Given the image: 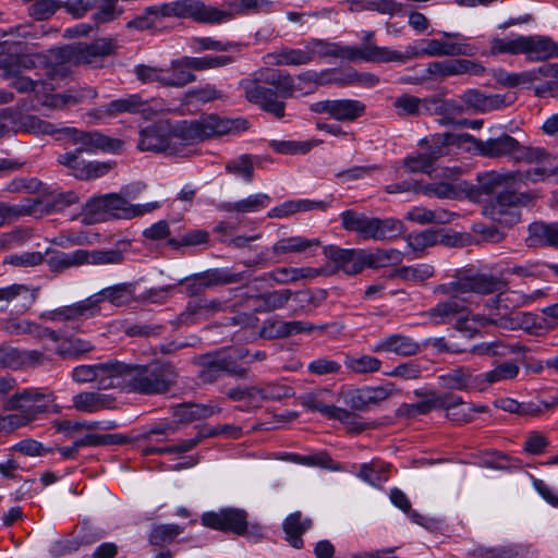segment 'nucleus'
Wrapping results in <instances>:
<instances>
[{
    "label": "nucleus",
    "instance_id": "1",
    "mask_svg": "<svg viewBox=\"0 0 558 558\" xmlns=\"http://www.w3.org/2000/svg\"><path fill=\"white\" fill-rule=\"evenodd\" d=\"M247 129V121L244 119H223L216 114L202 116L192 121L179 122L172 131V142L177 144H195L214 136H221L233 132H241Z\"/></svg>",
    "mask_w": 558,
    "mask_h": 558
},
{
    "label": "nucleus",
    "instance_id": "2",
    "mask_svg": "<svg viewBox=\"0 0 558 558\" xmlns=\"http://www.w3.org/2000/svg\"><path fill=\"white\" fill-rule=\"evenodd\" d=\"M526 306L525 293L519 290H500L498 294L489 299L485 307L489 312V322L492 325L517 330L529 327L532 320V314L525 312H514L517 308Z\"/></svg>",
    "mask_w": 558,
    "mask_h": 558
},
{
    "label": "nucleus",
    "instance_id": "3",
    "mask_svg": "<svg viewBox=\"0 0 558 558\" xmlns=\"http://www.w3.org/2000/svg\"><path fill=\"white\" fill-rule=\"evenodd\" d=\"M475 149L487 158H510L517 162H545L554 157L543 147L521 145L509 134L492 137L486 141L475 140Z\"/></svg>",
    "mask_w": 558,
    "mask_h": 558
},
{
    "label": "nucleus",
    "instance_id": "4",
    "mask_svg": "<svg viewBox=\"0 0 558 558\" xmlns=\"http://www.w3.org/2000/svg\"><path fill=\"white\" fill-rule=\"evenodd\" d=\"M341 226L345 231L355 232L362 240L383 241L397 238L403 232V222L396 218L380 219L351 209L340 214Z\"/></svg>",
    "mask_w": 558,
    "mask_h": 558
},
{
    "label": "nucleus",
    "instance_id": "5",
    "mask_svg": "<svg viewBox=\"0 0 558 558\" xmlns=\"http://www.w3.org/2000/svg\"><path fill=\"white\" fill-rule=\"evenodd\" d=\"M148 14L163 17L192 19L202 24H220L231 20V14L201 0H178L146 9Z\"/></svg>",
    "mask_w": 558,
    "mask_h": 558
},
{
    "label": "nucleus",
    "instance_id": "6",
    "mask_svg": "<svg viewBox=\"0 0 558 558\" xmlns=\"http://www.w3.org/2000/svg\"><path fill=\"white\" fill-rule=\"evenodd\" d=\"M175 378L177 373L169 364L130 365L128 383L136 392L158 395L167 392Z\"/></svg>",
    "mask_w": 558,
    "mask_h": 558
},
{
    "label": "nucleus",
    "instance_id": "7",
    "mask_svg": "<svg viewBox=\"0 0 558 558\" xmlns=\"http://www.w3.org/2000/svg\"><path fill=\"white\" fill-rule=\"evenodd\" d=\"M453 138L452 134L442 133L421 140L420 148L403 159V166L412 173H429L439 158L450 154Z\"/></svg>",
    "mask_w": 558,
    "mask_h": 558
},
{
    "label": "nucleus",
    "instance_id": "8",
    "mask_svg": "<svg viewBox=\"0 0 558 558\" xmlns=\"http://www.w3.org/2000/svg\"><path fill=\"white\" fill-rule=\"evenodd\" d=\"M421 402L410 405L413 414H427L432 410H446L447 416L459 423H466L473 420L474 412H485V405L474 407L463 402L462 398L452 393L437 395L429 392Z\"/></svg>",
    "mask_w": 558,
    "mask_h": 558
},
{
    "label": "nucleus",
    "instance_id": "9",
    "mask_svg": "<svg viewBox=\"0 0 558 558\" xmlns=\"http://www.w3.org/2000/svg\"><path fill=\"white\" fill-rule=\"evenodd\" d=\"M53 401L52 395L38 388H25L13 393L5 403V409L19 411L14 413L22 425L35 421L45 413Z\"/></svg>",
    "mask_w": 558,
    "mask_h": 558
},
{
    "label": "nucleus",
    "instance_id": "10",
    "mask_svg": "<svg viewBox=\"0 0 558 558\" xmlns=\"http://www.w3.org/2000/svg\"><path fill=\"white\" fill-rule=\"evenodd\" d=\"M508 282L493 274H476L459 277L448 283L439 284L435 292L439 294H492L507 287Z\"/></svg>",
    "mask_w": 558,
    "mask_h": 558
},
{
    "label": "nucleus",
    "instance_id": "11",
    "mask_svg": "<svg viewBox=\"0 0 558 558\" xmlns=\"http://www.w3.org/2000/svg\"><path fill=\"white\" fill-rule=\"evenodd\" d=\"M446 39H422L417 44L424 45V52L428 57H473L476 48L460 33L442 32Z\"/></svg>",
    "mask_w": 558,
    "mask_h": 558
},
{
    "label": "nucleus",
    "instance_id": "12",
    "mask_svg": "<svg viewBox=\"0 0 558 558\" xmlns=\"http://www.w3.org/2000/svg\"><path fill=\"white\" fill-rule=\"evenodd\" d=\"M260 76L242 82V88L247 101L259 106L264 111L274 114L277 119L284 117V101L274 88L262 85Z\"/></svg>",
    "mask_w": 558,
    "mask_h": 558
},
{
    "label": "nucleus",
    "instance_id": "13",
    "mask_svg": "<svg viewBox=\"0 0 558 558\" xmlns=\"http://www.w3.org/2000/svg\"><path fill=\"white\" fill-rule=\"evenodd\" d=\"M248 514L240 508H221L218 511H207L202 514V524L206 527L243 534L247 527Z\"/></svg>",
    "mask_w": 558,
    "mask_h": 558
},
{
    "label": "nucleus",
    "instance_id": "14",
    "mask_svg": "<svg viewBox=\"0 0 558 558\" xmlns=\"http://www.w3.org/2000/svg\"><path fill=\"white\" fill-rule=\"evenodd\" d=\"M60 133L72 138L73 144L80 145L83 151L95 153L101 150L105 153H120L123 148V142L119 138L107 136L98 131L84 132L75 128H63Z\"/></svg>",
    "mask_w": 558,
    "mask_h": 558
},
{
    "label": "nucleus",
    "instance_id": "15",
    "mask_svg": "<svg viewBox=\"0 0 558 558\" xmlns=\"http://www.w3.org/2000/svg\"><path fill=\"white\" fill-rule=\"evenodd\" d=\"M83 148H76L58 156V162L66 167L71 174L80 180L97 179L107 174L112 169V163L107 161L86 162L82 158Z\"/></svg>",
    "mask_w": 558,
    "mask_h": 558
},
{
    "label": "nucleus",
    "instance_id": "16",
    "mask_svg": "<svg viewBox=\"0 0 558 558\" xmlns=\"http://www.w3.org/2000/svg\"><path fill=\"white\" fill-rule=\"evenodd\" d=\"M330 397L331 392L329 390H319L307 395L304 398V405L308 410L319 412L328 418L338 420L352 429L362 430L363 425L356 421V417L351 412L329 403Z\"/></svg>",
    "mask_w": 558,
    "mask_h": 558
},
{
    "label": "nucleus",
    "instance_id": "17",
    "mask_svg": "<svg viewBox=\"0 0 558 558\" xmlns=\"http://www.w3.org/2000/svg\"><path fill=\"white\" fill-rule=\"evenodd\" d=\"M246 355L247 352L244 353L243 350H230L205 355L203 357L205 369L202 372V378L211 381L222 372L244 376L245 371L238 366L236 360Z\"/></svg>",
    "mask_w": 558,
    "mask_h": 558
},
{
    "label": "nucleus",
    "instance_id": "18",
    "mask_svg": "<svg viewBox=\"0 0 558 558\" xmlns=\"http://www.w3.org/2000/svg\"><path fill=\"white\" fill-rule=\"evenodd\" d=\"M136 283L123 282L113 284L88 296V303L92 307V313L97 316L100 313V304L109 302L113 306H126L135 301Z\"/></svg>",
    "mask_w": 558,
    "mask_h": 558
},
{
    "label": "nucleus",
    "instance_id": "19",
    "mask_svg": "<svg viewBox=\"0 0 558 558\" xmlns=\"http://www.w3.org/2000/svg\"><path fill=\"white\" fill-rule=\"evenodd\" d=\"M529 173L520 170L486 171L477 175L478 190L483 194L490 195L498 190L519 187L527 180Z\"/></svg>",
    "mask_w": 558,
    "mask_h": 558
},
{
    "label": "nucleus",
    "instance_id": "20",
    "mask_svg": "<svg viewBox=\"0 0 558 558\" xmlns=\"http://www.w3.org/2000/svg\"><path fill=\"white\" fill-rule=\"evenodd\" d=\"M32 62L16 54L0 57V77L12 78L11 86L20 93H27L35 88L36 81L23 76L22 69H29Z\"/></svg>",
    "mask_w": 558,
    "mask_h": 558
},
{
    "label": "nucleus",
    "instance_id": "21",
    "mask_svg": "<svg viewBox=\"0 0 558 558\" xmlns=\"http://www.w3.org/2000/svg\"><path fill=\"white\" fill-rule=\"evenodd\" d=\"M315 113H327L338 121H352L365 112V105L355 99L322 100L311 105Z\"/></svg>",
    "mask_w": 558,
    "mask_h": 558
},
{
    "label": "nucleus",
    "instance_id": "22",
    "mask_svg": "<svg viewBox=\"0 0 558 558\" xmlns=\"http://www.w3.org/2000/svg\"><path fill=\"white\" fill-rule=\"evenodd\" d=\"M243 279V272L214 269L203 275H198L192 280L187 281L185 284V291L189 296H198L209 288L221 284L236 283Z\"/></svg>",
    "mask_w": 558,
    "mask_h": 558
},
{
    "label": "nucleus",
    "instance_id": "23",
    "mask_svg": "<svg viewBox=\"0 0 558 558\" xmlns=\"http://www.w3.org/2000/svg\"><path fill=\"white\" fill-rule=\"evenodd\" d=\"M426 72L432 77H447L462 74L480 76L485 73V68L480 62L469 59H447L429 62Z\"/></svg>",
    "mask_w": 558,
    "mask_h": 558
},
{
    "label": "nucleus",
    "instance_id": "24",
    "mask_svg": "<svg viewBox=\"0 0 558 558\" xmlns=\"http://www.w3.org/2000/svg\"><path fill=\"white\" fill-rule=\"evenodd\" d=\"M468 112H488L511 105L514 98L511 95H485L477 89H468L460 95Z\"/></svg>",
    "mask_w": 558,
    "mask_h": 558
},
{
    "label": "nucleus",
    "instance_id": "25",
    "mask_svg": "<svg viewBox=\"0 0 558 558\" xmlns=\"http://www.w3.org/2000/svg\"><path fill=\"white\" fill-rule=\"evenodd\" d=\"M137 148L141 151L177 154L172 136L161 125H149L140 131Z\"/></svg>",
    "mask_w": 558,
    "mask_h": 558
},
{
    "label": "nucleus",
    "instance_id": "26",
    "mask_svg": "<svg viewBox=\"0 0 558 558\" xmlns=\"http://www.w3.org/2000/svg\"><path fill=\"white\" fill-rule=\"evenodd\" d=\"M448 295L449 299L438 302L425 313L434 325L454 324L461 314L465 313L468 303L465 299L461 298L462 294Z\"/></svg>",
    "mask_w": 558,
    "mask_h": 558
},
{
    "label": "nucleus",
    "instance_id": "27",
    "mask_svg": "<svg viewBox=\"0 0 558 558\" xmlns=\"http://www.w3.org/2000/svg\"><path fill=\"white\" fill-rule=\"evenodd\" d=\"M133 207L134 204H131L122 193H112L94 197L86 204V208L89 211L102 210L119 219L134 218Z\"/></svg>",
    "mask_w": 558,
    "mask_h": 558
},
{
    "label": "nucleus",
    "instance_id": "28",
    "mask_svg": "<svg viewBox=\"0 0 558 558\" xmlns=\"http://www.w3.org/2000/svg\"><path fill=\"white\" fill-rule=\"evenodd\" d=\"M325 256L331 260L338 270L347 275L360 274L364 268V250H347L329 245L324 248Z\"/></svg>",
    "mask_w": 558,
    "mask_h": 558
},
{
    "label": "nucleus",
    "instance_id": "29",
    "mask_svg": "<svg viewBox=\"0 0 558 558\" xmlns=\"http://www.w3.org/2000/svg\"><path fill=\"white\" fill-rule=\"evenodd\" d=\"M94 317L88 299L75 302L71 305L60 306L51 311L43 312L39 318L52 323H72Z\"/></svg>",
    "mask_w": 558,
    "mask_h": 558
},
{
    "label": "nucleus",
    "instance_id": "30",
    "mask_svg": "<svg viewBox=\"0 0 558 558\" xmlns=\"http://www.w3.org/2000/svg\"><path fill=\"white\" fill-rule=\"evenodd\" d=\"M227 397L233 401H246L250 405L257 408L265 400H276L281 398L278 388L272 385L263 387L250 386L230 389Z\"/></svg>",
    "mask_w": 558,
    "mask_h": 558
},
{
    "label": "nucleus",
    "instance_id": "31",
    "mask_svg": "<svg viewBox=\"0 0 558 558\" xmlns=\"http://www.w3.org/2000/svg\"><path fill=\"white\" fill-rule=\"evenodd\" d=\"M130 365L114 361L96 364V383L99 389L121 387L128 380Z\"/></svg>",
    "mask_w": 558,
    "mask_h": 558
},
{
    "label": "nucleus",
    "instance_id": "32",
    "mask_svg": "<svg viewBox=\"0 0 558 558\" xmlns=\"http://www.w3.org/2000/svg\"><path fill=\"white\" fill-rule=\"evenodd\" d=\"M395 384L386 383L383 386L365 387L351 395L350 404L355 410H363L369 404H378L397 393Z\"/></svg>",
    "mask_w": 558,
    "mask_h": 558
},
{
    "label": "nucleus",
    "instance_id": "33",
    "mask_svg": "<svg viewBox=\"0 0 558 558\" xmlns=\"http://www.w3.org/2000/svg\"><path fill=\"white\" fill-rule=\"evenodd\" d=\"M521 54H526L530 60L544 61L556 58V41L544 35H522Z\"/></svg>",
    "mask_w": 558,
    "mask_h": 558
},
{
    "label": "nucleus",
    "instance_id": "34",
    "mask_svg": "<svg viewBox=\"0 0 558 558\" xmlns=\"http://www.w3.org/2000/svg\"><path fill=\"white\" fill-rule=\"evenodd\" d=\"M153 107L148 101L142 99L138 94H132L124 98L110 101L108 105L99 109V112L107 117H117L122 113H142L147 116Z\"/></svg>",
    "mask_w": 558,
    "mask_h": 558
},
{
    "label": "nucleus",
    "instance_id": "35",
    "mask_svg": "<svg viewBox=\"0 0 558 558\" xmlns=\"http://www.w3.org/2000/svg\"><path fill=\"white\" fill-rule=\"evenodd\" d=\"M420 344L411 337L393 333L378 341L372 349L375 353H395L400 356H411L420 352Z\"/></svg>",
    "mask_w": 558,
    "mask_h": 558
},
{
    "label": "nucleus",
    "instance_id": "36",
    "mask_svg": "<svg viewBox=\"0 0 558 558\" xmlns=\"http://www.w3.org/2000/svg\"><path fill=\"white\" fill-rule=\"evenodd\" d=\"M264 63L267 65H306L311 63L307 41L303 48L282 47L274 52L264 56Z\"/></svg>",
    "mask_w": 558,
    "mask_h": 558
},
{
    "label": "nucleus",
    "instance_id": "37",
    "mask_svg": "<svg viewBox=\"0 0 558 558\" xmlns=\"http://www.w3.org/2000/svg\"><path fill=\"white\" fill-rule=\"evenodd\" d=\"M441 385L451 390L481 391L478 374L470 367L459 366L440 376Z\"/></svg>",
    "mask_w": 558,
    "mask_h": 558
},
{
    "label": "nucleus",
    "instance_id": "38",
    "mask_svg": "<svg viewBox=\"0 0 558 558\" xmlns=\"http://www.w3.org/2000/svg\"><path fill=\"white\" fill-rule=\"evenodd\" d=\"M525 243L529 247L550 246L558 250V223L533 222L527 228Z\"/></svg>",
    "mask_w": 558,
    "mask_h": 558
},
{
    "label": "nucleus",
    "instance_id": "39",
    "mask_svg": "<svg viewBox=\"0 0 558 558\" xmlns=\"http://www.w3.org/2000/svg\"><path fill=\"white\" fill-rule=\"evenodd\" d=\"M466 352L476 356L505 357L509 354L523 353L525 348L520 342H507L501 339H495L474 344Z\"/></svg>",
    "mask_w": 558,
    "mask_h": 558
},
{
    "label": "nucleus",
    "instance_id": "40",
    "mask_svg": "<svg viewBox=\"0 0 558 558\" xmlns=\"http://www.w3.org/2000/svg\"><path fill=\"white\" fill-rule=\"evenodd\" d=\"M468 113L463 100L461 99V96L456 99H439L437 97H432V108H430V114H437L441 116L442 119L440 120V123L446 124H454V125H465L466 121H458L457 118Z\"/></svg>",
    "mask_w": 558,
    "mask_h": 558
},
{
    "label": "nucleus",
    "instance_id": "41",
    "mask_svg": "<svg viewBox=\"0 0 558 558\" xmlns=\"http://www.w3.org/2000/svg\"><path fill=\"white\" fill-rule=\"evenodd\" d=\"M38 292L39 288H29L19 283L0 288V311H5L8 304L16 299L21 300L22 311H27L35 303Z\"/></svg>",
    "mask_w": 558,
    "mask_h": 558
},
{
    "label": "nucleus",
    "instance_id": "42",
    "mask_svg": "<svg viewBox=\"0 0 558 558\" xmlns=\"http://www.w3.org/2000/svg\"><path fill=\"white\" fill-rule=\"evenodd\" d=\"M396 59H400L399 51L389 47H380L377 45L361 47L352 46V62L364 61L375 63H389L396 62Z\"/></svg>",
    "mask_w": 558,
    "mask_h": 558
},
{
    "label": "nucleus",
    "instance_id": "43",
    "mask_svg": "<svg viewBox=\"0 0 558 558\" xmlns=\"http://www.w3.org/2000/svg\"><path fill=\"white\" fill-rule=\"evenodd\" d=\"M226 303L219 299H198L190 301L181 313V319L185 323H194L197 318H207L215 313L223 311Z\"/></svg>",
    "mask_w": 558,
    "mask_h": 558
},
{
    "label": "nucleus",
    "instance_id": "44",
    "mask_svg": "<svg viewBox=\"0 0 558 558\" xmlns=\"http://www.w3.org/2000/svg\"><path fill=\"white\" fill-rule=\"evenodd\" d=\"M311 62L315 58H341L351 61L352 46H342L339 43H331L324 39L312 38L307 40Z\"/></svg>",
    "mask_w": 558,
    "mask_h": 558
},
{
    "label": "nucleus",
    "instance_id": "45",
    "mask_svg": "<svg viewBox=\"0 0 558 558\" xmlns=\"http://www.w3.org/2000/svg\"><path fill=\"white\" fill-rule=\"evenodd\" d=\"M292 290L281 289L250 298L253 310L259 313L274 312L283 308L291 300Z\"/></svg>",
    "mask_w": 558,
    "mask_h": 558
},
{
    "label": "nucleus",
    "instance_id": "46",
    "mask_svg": "<svg viewBox=\"0 0 558 558\" xmlns=\"http://www.w3.org/2000/svg\"><path fill=\"white\" fill-rule=\"evenodd\" d=\"M520 372V367L517 363L507 361L497 364L494 368L478 374L481 391L487 390L490 386L514 379Z\"/></svg>",
    "mask_w": 558,
    "mask_h": 558
},
{
    "label": "nucleus",
    "instance_id": "47",
    "mask_svg": "<svg viewBox=\"0 0 558 558\" xmlns=\"http://www.w3.org/2000/svg\"><path fill=\"white\" fill-rule=\"evenodd\" d=\"M112 403L113 397L96 391H84L73 397V407L81 412H98L111 408Z\"/></svg>",
    "mask_w": 558,
    "mask_h": 558
},
{
    "label": "nucleus",
    "instance_id": "48",
    "mask_svg": "<svg viewBox=\"0 0 558 558\" xmlns=\"http://www.w3.org/2000/svg\"><path fill=\"white\" fill-rule=\"evenodd\" d=\"M221 408L214 403H181L173 407V415L183 423H190L196 420H204L220 413Z\"/></svg>",
    "mask_w": 558,
    "mask_h": 558
},
{
    "label": "nucleus",
    "instance_id": "49",
    "mask_svg": "<svg viewBox=\"0 0 558 558\" xmlns=\"http://www.w3.org/2000/svg\"><path fill=\"white\" fill-rule=\"evenodd\" d=\"M259 75L260 81L271 86L283 101L292 97L294 92L298 90L295 78L288 73L267 70L266 72H260Z\"/></svg>",
    "mask_w": 558,
    "mask_h": 558
},
{
    "label": "nucleus",
    "instance_id": "50",
    "mask_svg": "<svg viewBox=\"0 0 558 558\" xmlns=\"http://www.w3.org/2000/svg\"><path fill=\"white\" fill-rule=\"evenodd\" d=\"M390 464L380 460H372L362 463L355 475L363 482L374 487H380L389 480Z\"/></svg>",
    "mask_w": 558,
    "mask_h": 558
},
{
    "label": "nucleus",
    "instance_id": "51",
    "mask_svg": "<svg viewBox=\"0 0 558 558\" xmlns=\"http://www.w3.org/2000/svg\"><path fill=\"white\" fill-rule=\"evenodd\" d=\"M269 203L268 194L256 193L236 202L222 203L219 209L227 213L251 214L266 208Z\"/></svg>",
    "mask_w": 558,
    "mask_h": 558
},
{
    "label": "nucleus",
    "instance_id": "52",
    "mask_svg": "<svg viewBox=\"0 0 558 558\" xmlns=\"http://www.w3.org/2000/svg\"><path fill=\"white\" fill-rule=\"evenodd\" d=\"M393 107L399 116L430 114L432 97L418 98L403 94L395 99Z\"/></svg>",
    "mask_w": 558,
    "mask_h": 558
},
{
    "label": "nucleus",
    "instance_id": "53",
    "mask_svg": "<svg viewBox=\"0 0 558 558\" xmlns=\"http://www.w3.org/2000/svg\"><path fill=\"white\" fill-rule=\"evenodd\" d=\"M328 206V203L323 201H310V199H298L287 201L279 206L271 208L267 216L269 218H286L295 213L308 211V210H324Z\"/></svg>",
    "mask_w": 558,
    "mask_h": 558
},
{
    "label": "nucleus",
    "instance_id": "54",
    "mask_svg": "<svg viewBox=\"0 0 558 558\" xmlns=\"http://www.w3.org/2000/svg\"><path fill=\"white\" fill-rule=\"evenodd\" d=\"M311 524L310 519L302 520L300 511L289 514L283 522L287 542L294 548H302L304 544L302 535L311 527Z\"/></svg>",
    "mask_w": 558,
    "mask_h": 558
},
{
    "label": "nucleus",
    "instance_id": "55",
    "mask_svg": "<svg viewBox=\"0 0 558 558\" xmlns=\"http://www.w3.org/2000/svg\"><path fill=\"white\" fill-rule=\"evenodd\" d=\"M185 57L173 60L169 68L163 69L165 87H183L189 83L196 80V76L191 72V69L185 64Z\"/></svg>",
    "mask_w": 558,
    "mask_h": 558
},
{
    "label": "nucleus",
    "instance_id": "56",
    "mask_svg": "<svg viewBox=\"0 0 558 558\" xmlns=\"http://www.w3.org/2000/svg\"><path fill=\"white\" fill-rule=\"evenodd\" d=\"M184 527L177 523L154 524L147 535L148 543L155 547L171 545L183 533Z\"/></svg>",
    "mask_w": 558,
    "mask_h": 558
},
{
    "label": "nucleus",
    "instance_id": "57",
    "mask_svg": "<svg viewBox=\"0 0 558 558\" xmlns=\"http://www.w3.org/2000/svg\"><path fill=\"white\" fill-rule=\"evenodd\" d=\"M291 300L294 303V307L292 310L293 315L308 314L317 308L326 300V292L323 290L292 291Z\"/></svg>",
    "mask_w": 558,
    "mask_h": 558
},
{
    "label": "nucleus",
    "instance_id": "58",
    "mask_svg": "<svg viewBox=\"0 0 558 558\" xmlns=\"http://www.w3.org/2000/svg\"><path fill=\"white\" fill-rule=\"evenodd\" d=\"M320 246L318 239H306L300 235L289 236L277 241L272 246L274 255L295 253L301 254L312 248Z\"/></svg>",
    "mask_w": 558,
    "mask_h": 558
},
{
    "label": "nucleus",
    "instance_id": "59",
    "mask_svg": "<svg viewBox=\"0 0 558 558\" xmlns=\"http://www.w3.org/2000/svg\"><path fill=\"white\" fill-rule=\"evenodd\" d=\"M403 260V253L396 248H377L372 252L364 251L365 268H383L397 266Z\"/></svg>",
    "mask_w": 558,
    "mask_h": 558
},
{
    "label": "nucleus",
    "instance_id": "60",
    "mask_svg": "<svg viewBox=\"0 0 558 558\" xmlns=\"http://www.w3.org/2000/svg\"><path fill=\"white\" fill-rule=\"evenodd\" d=\"M515 189L517 187L504 189L492 202L505 204L517 209H520L521 207H530L535 204L537 194L534 191L519 192Z\"/></svg>",
    "mask_w": 558,
    "mask_h": 558
},
{
    "label": "nucleus",
    "instance_id": "61",
    "mask_svg": "<svg viewBox=\"0 0 558 558\" xmlns=\"http://www.w3.org/2000/svg\"><path fill=\"white\" fill-rule=\"evenodd\" d=\"M487 325H492L489 322V316L485 317L480 314H472L469 310V306L465 308V313L461 314V316L453 324V328L463 333L469 339H473L481 335L478 327H484Z\"/></svg>",
    "mask_w": 558,
    "mask_h": 558
},
{
    "label": "nucleus",
    "instance_id": "62",
    "mask_svg": "<svg viewBox=\"0 0 558 558\" xmlns=\"http://www.w3.org/2000/svg\"><path fill=\"white\" fill-rule=\"evenodd\" d=\"M483 213L492 220L507 227H512L521 220L520 209L495 202L488 203Z\"/></svg>",
    "mask_w": 558,
    "mask_h": 558
},
{
    "label": "nucleus",
    "instance_id": "63",
    "mask_svg": "<svg viewBox=\"0 0 558 558\" xmlns=\"http://www.w3.org/2000/svg\"><path fill=\"white\" fill-rule=\"evenodd\" d=\"M14 125L16 132H25L35 135H53L60 133V130H57L53 124L33 114L22 116L15 121Z\"/></svg>",
    "mask_w": 558,
    "mask_h": 558
},
{
    "label": "nucleus",
    "instance_id": "64",
    "mask_svg": "<svg viewBox=\"0 0 558 558\" xmlns=\"http://www.w3.org/2000/svg\"><path fill=\"white\" fill-rule=\"evenodd\" d=\"M95 345L87 339L80 337H68L57 348L56 353L62 359H78L92 352Z\"/></svg>",
    "mask_w": 558,
    "mask_h": 558
}]
</instances>
